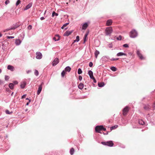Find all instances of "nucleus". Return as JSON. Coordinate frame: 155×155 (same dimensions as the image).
<instances>
[{
    "label": "nucleus",
    "mask_w": 155,
    "mask_h": 155,
    "mask_svg": "<svg viewBox=\"0 0 155 155\" xmlns=\"http://www.w3.org/2000/svg\"><path fill=\"white\" fill-rule=\"evenodd\" d=\"M9 79V77L8 76L5 75V80L6 81H8Z\"/></svg>",
    "instance_id": "36"
},
{
    "label": "nucleus",
    "mask_w": 155,
    "mask_h": 155,
    "mask_svg": "<svg viewBox=\"0 0 155 155\" xmlns=\"http://www.w3.org/2000/svg\"><path fill=\"white\" fill-rule=\"evenodd\" d=\"M71 69V68L70 67L68 66L65 68V70L66 71L70 72Z\"/></svg>",
    "instance_id": "22"
},
{
    "label": "nucleus",
    "mask_w": 155,
    "mask_h": 155,
    "mask_svg": "<svg viewBox=\"0 0 155 155\" xmlns=\"http://www.w3.org/2000/svg\"><path fill=\"white\" fill-rule=\"evenodd\" d=\"M82 73V71L81 68H79L78 70V73L80 74Z\"/></svg>",
    "instance_id": "31"
},
{
    "label": "nucleus",
    "mask_w": 155,
    "mask_h": 155,
    "mask_svg": "<svg viewBox=\"0 0 155 155\" xmlns=\"http://www.w3.org/2000/svg\"><path fill=\"white\" fill-rule=\"evenodd\" d=\"M151 107L148 104L145 105L143 107V108L146 110H149L151 109Z\"/></svg>",
    "instance_id": "9"
},
{
    "label": "nucleus",
    "mask_w": 155,
    "mask_h": 155,
    "mask_svg": "<svg viewBox=\"0 0 155 155\" xmlns=\"http://www.w3.org/2000/svg\"><path fill=\"white\" fill-rule=\"evenodd\" d=\"M32 3H29L27 5L25 8H24V10H26L28 8H30L32 6Z\"/></svg>",
    "instance_id": "17"
},
{
    "label": "nucleus",
    "mask_w": 155,
    "mask_h": 155,
    "mask_svg": "<svg viewBox=\"0 0 155 155\" xmlns=\"http://www.w3.org/2000/svg\"><path fill=\"white\" fill-rule=\"evenodd\" d=\"M53 39L55 41H58L59 40L60 37L58 35H56L55 37L53 38Z\"/></svg>",
    "instance_id": "14"
},
{
    "label": "nucleus",
    "mask_w": 155,
    "mask_h": 155,
    "mask_svg": "<svg viewBox=\"0 0 155 155\" xmlns=\"http://www.w3.org/2000/svg\"><path fill=\"white\" fill-rule=\"evenodd\" d=\"M123 46L124 47L127 48L128 47V45L127 44H125Z\"/></svg>",
    "instance_id": "46"
},
{
    "label": "nucleus",
    "mask_w": 155,
    "mask_h": 155,
    "mask_svg": "<svg viewBox=\"0 0 155 155\" xmlns=\"http://www.w3.org/2000/svg\"><path fill=\"white\" fill-rule=\"evenodd\" d=\"M118 127L117 125H116L110 127V129L111 130H112L113 129L116 128Z\"/></svg>",
    "instance_id": "26"
},
{
    "label": "nucleus",
    "mask_w": 155,
    "mask_h": 155,
    "mask_svg": "<svg viewBox=\"0 0 155 155\" xmlns=\"http://www.w3.org/2000/svg\"><path fill=\"white\" fill-rule=\"evenodd\" d=\"M59 62V59L58 58H55L52 63V65L53 66L56 65Z\"/></svg>",
    "instance_id": "8"
},
{
    "label": "nucleus",
    "mask_w": 155,
    "mask_h": 155,
    "mask_svg": "<svg viewBox=\"0 0 155 155\" xmlns=\"http://www.w3.org/2000/svg\"><path fill=\"white\" fill-rule=\"evenodd\" d=\"M26 96V95H25V94L24 95L21 97V98L22 99V98H25V97Z\"/></svg>",
    "instance_id": "49"
},
{
    "label": "nucleus",
    "mask_w": 155,
    "mask_h": 155,
    "mask_svg": "<svg viewBox=\"0 0 155 155\" xmlns=\"http://www.w3.org/2000/svg\"><path fill=\"white\" fill-rule=\"evenodd\" d=\"M88 26V25L87 23H85L82 26V28L83 30H85Z\"/></svg>",
    "instance_id": "18"
},
{
    "label": "nucleus",
    "mask_w": 155,
    "mask_h": 155,
    "mask_svg": "<svg viewBox=\"0 0 155 155\" xmlns=\"http://www.w3.org/2000/svg\"><path fill=\"white\" fill-rule=\"evenodd\" d=\"M88 74L90 77V78L91 79L92 78H94V76L93 75V72L91 70H90L88 71Z\"/></svg>",
    "instance_id": "15"
},
{
    "label": "nucleus",
    "mask_w": 155,
    "mask_h": 155,
    "mask_svg": "<svg viewBox=\"0 0 155 155\" xmlns=\"http://www.w3.org/2000/svg\"><path fill=\"white\" fill-rule=\"evenodd\" d=\"M30 102V100H29V101L27 103V104H26V105H28V104H29V103Z\"/></svg>",
    "instance_id": "55"
},
{
    "label": "nucleus",
    "mask_w": 155,
    "mask_h": 155,
    "mask_svg": "<svg viewBox=\"0 0 155 155\" xmlns=\"http://www.w3.org/2000/svg\"><path fill=\"white\" fill-rule=\"evenodd\" d=\"M104 85V84L103 82L102 83H99L98 84V86L99 87H103Z\"/></svg>",
    "instance_id": "28"
},
{
    "label": "nucleus",
    "mask_w": 155,
    "mask_h": 155,
    "mask_svg": "<svg viewBox=\"0 0 155 155\" xmlns=\"http://www.w3.org/2000/svg\"><path fill=\"white\" fill-rule=\"evenodd\" d=\"M55 15L56 16H58V14L54 12H53L52 14V17H54Z\"/></svg>",
    "instance_id": "34"
},
{
    "label": "nucleus",
    "mask_w": 155,
    "mask_h": 155,
    "mask_svg": "<svg viewBox=\"0 0 155 155\" xmlns=\"http://www.w3.org/2000/svg\"><path fill=\"white\" fill-rule=\"evenodd\" d=\"M14 38V37L10 36V38Z\"/></svg>",
    "instance_id": "61"
},
{
    "label": "nucleus",
    "mask_w": 155,
    "mask_h": 155,
    "mask_svg": "<svg viewBox=\"0 0 155 155\" xmlns=\"http://www.w3.org/2000/svg\"><path fill=\"white\" fill-rule=\"evenodd\" d=\"M113 21L112 20L109 19L107 21L106 25L107 26H109L111 25Z\"/></svg>",
    "instance_id": "13"
},
{
    "label": "nucleus",
    "mask_w": 155,
    "mask_h": 155,
    "mask_svg": "<svg viewBox=\"0 0 155 155\" xmlns=\"http://www.w3.org/2000/svg\"><path fill=\"white\" fill-rule=\"evenodd\" d=\"M103 128V126H97L95 127V130L96 132L101 133L100 131L102 130Z\"/></svg>",
    "instance_id": "5"
},
{
    "label": "nucleus",
    "mask_w": 155,
    "mask_h": 155,
    "mask_svg": "<svg viewBox=\"0 0 155 155\" xmlns=\"http://www.w3.org/2000/svg\"><path fill=\"white\" fill-rule=\"evenodd\" d=\"M91 79H93V80H94V83H96V80H95V78H94H94H91Z\"/></svg>",
    "instance_id": "50"
},
{
    "label": "nucleus",
    "mask_w": 155,
    "mask_h": 155,
    "mask_svg": "<svg viewBox=\"0 0 155 155\" xmlns=\"http://www.w3.org/2000/svg\"><path fill=\"white\" fill-rule=\"evenodd\" d=\"M8 86L9 88H10V83L8 84Z\"/></svg>",
    "instance_id": "64"
},
{
    "label": "nucleus",
    "mask_w": 155,
    "mask_h": 155,
    "mask_svg": "<svg viewBox=\"0 0 155 155\" xmlns=\"http://www.w3.org/2000/svg\"><path fill=\"white\" fill-rule=\"evenodd\" d=\"M45 19V18L44 17H41L40 18V19H41V20H44Z\"/></svg>",
    "instance_id": "52"
},
{
    "label": "nucleus",
    "mask_w": 155,
    "mask_h": 155,
    "mask_svg": "<svg viewBox=\"0 0 155 155\" xmlns=\"http://www.w3.org/2000/svg\"><path fill=\"white\" fill-rule=\"evenodd\" d=\"M88 35V33H86L85 34V35H84V36L87 37V35Z\"/></svg>",
    "instance_id": "54"
},
{
    "label": "nucleus",
    "mask_w": 155,
    "mask_h": 155,
    "mask_svg": "<svg viewBox=\"0 0 155 155\" xmlns=\"http://www.w3.org/2000/svg\"><path fill=\"white\" fill-rule=\"evenodd\" d=\"M122 38V37L121 35H120L117 38V40H121Z\"/></svg>",
    "instance_id": "40"
},
{
    "label": "nucleus",
    "mask_w": 155,
    "mask_h": 155,
    "mask_svg": "<svg viewBox=\"0 0 155 155\" xmlns=\"http://www.w3.org/2000/svg\"><path fill=\"white\" fill-rule=\"evenodd\" d=\"M6 91H7L8 92L9 91V88H6Z\"/></svg>",
    "instance_id": "51"
},
{
    "label": "nucleus",
    "mask_w": 155,
    "mask_h": 155,
    "mask_svg": "<svg viewBox=\"0 0 155 155\" xmlns=\"http://www.w3.org/2000/svg\"><path fill=\"white\" fill-rule=\"evenodd\" d=\"M5 113L8 114H10V111L8 110H7L5 111Z\"/></svg>",
    "instance_id": "41"
},
{
    "label": "nucleus",
    "mask_w": 155,
    "mask_h": 155,
    "mask_svg": "<svg viewBox=\"0 0 155 155\" xmlns=\"http://www.w3.org/2000/svg\"><path fill=\"white\" fill-rule=\"evenodd\" d=\"M101 143L104 145L111 147L113 146L114 143L112 141H109L106 142H102Z\"/></svg>",
    "instance_id": "1"
},
{
    "label": "nucleus",
    "mask_w": 155,
    "mask_h": 155,
    "mask_svg": "<svg viewBox=\"0 0 155 155\" xmlns=\"http://www.w3.org/2000/svg\"><path fill=\"white\" fill-rule=\"evenodd\" d=\"M79 41V37L78 36H77L76 37V40H74V42H78Z\"/></svg>",
    "instance_id": "30"
},
{
    "label": "nucleus",
    "mask_w": 155,
    "mask_h": 155,
    "mask_svg": "<svg viewBox=\"0 0 155 155\" xmlns=\"http://www.w3.org/2000/svg\"><path fill=\"white\" fill-rule=\"evenodd\" d=\"M93 63L91 62H90L89 63V66L90 67H92L93 66Z\"/></svg>",
    "instance_id": "42"
},
{
    "label": "nucleus",
    "mask_w": 155,
    "mask_h": 155,
    "mask_svg": "<svg viewBox=\"0 0 155 155\" xmlns=\"http://www.w3.org/2000/svg\"><path fill=\"white\" fill-rule=\"evenodd\" d=\"M74 151V149L73 148H71L70 150V153L71 155H73Z\"/></svg>",
    "instance_id": "27"
},
{
    "label": "nucleus",
    "mask_w": 155,
    "mask_h": 155,
    "mask_svg": "<svg viewBox=\"0 0 155 155\" xmlns=\"http://www.w3.org/2000/svg\"><path fill=\"white\" fill-rule=\"evenodd\" d=\"M102 130L105 131L106 130V129L103 127V129H102Z\"/></svg>",
    "instance_id": "56"
},
{
    "label": "nucleus",
    "mask_w": 155,
    "mask_h": 155,
    "mask_svg": "<svg viewBox=\"0 0 155 155\" xmlns=\"http://www.w3.org/2000/svg\"><path fill=\"white\" fill-rule=\"evenodd\" d=\"M14 68L12 66H10V71H14Z\"/></svg>",
    "instance_id": "38"
},
{
    "label": "nucleus",
    "mask_w": 155,
    "mask_h": 155,
    "mask_svg": "<svg viewBox=\"0 0 155 155\" xmlns=\"http://www.w3.org/2000/svg\"><path fill=\"white\" fill-rule=\"evenodd\" d=\"M109 47L110 48H111L112 47V45H110L109 46Z\"/></svg>",
    "instance_id": "59"
},
{
    "label": "nucleus",
    "mask_w": 155,
    "mask_h": 155,
    "mask_svg": "<svg viewBox=\"0 0 155 155\" xmlns=\"http://www.w3.org/2000/svg\"><path fill=\"white\" fill-rule=\"evenodd\" d=\"M7 87V85H5L4 86V87H5V88H6V87Z\"/></svg>",
    "instance_id": "63"
},
{
    "label": "nucleus",
    "mask_w": 155,
    "mask_h": 155,
    "mask_svg": "<svg viewBox=\"0 0 155 155\" xmlns=\"http://www.w3.org/2000/svg\"><path fill=\"white\" fill-rule=\"evenodd\" d=\"M2 83V80H0V84H1Z\"/></svg>",
    "instance_id": "58"
},
{
    "label": "nucleus",
    "mask_w": 155,
    "mask_h": 155,
    "mask_svg": "<svg viewBox=\"0 0 155 155\" xmlns=\"http://www.w3.org/2000/svg\"><path fill=\"white\" fill-rule=\"evenodd\" d=\"M137 54L140 59L144 60L145 59V58L143 56L142 54L141 53L140 51L139 50H137Z\"/></svg>",
    "instance_id": "6"
},
{
    "label": "nucleus",
    "mask_w": 155,
    "mask_h": 155,
    "mask_svg": "<svg viewBox=\"0 0 155 155\" xmlns=\"http://www.w3.org/2000/svg\"><path fill=\"white\" fill-rule=\"evenodd\" d=\"M7 69L8 70H10V65H8L7 66Z\"/></svg>",
    "instance_id": "53"
},
{
    "label": "nucleus",
    "mask_w": 155,
    "mask_h": 155,
    "mask_svg": "<svg viewBox=\"0 0 155 155\" xmlns=\"http://www.w3.org/2000/svg\"><path fill=\"white\" fill-rule=\"evenodd\" d=\"M65 74V72L64 71H63L61 73L62 77H64Z\"/></svg>",
    "instance_id": "33"
},
{
    "label": "nucleus",
    "mask_w": 155,
    "mask_h": 155,
    "mask_svg": "<svg viewBox=\"0 0 155 155\" xmlns=\"http://www.w3.org/2000/svg\"><path fill=\"white\" fill-rule=\"evenodd\" d=\"M78 78L79 80L81 81L82 78V77L81 76L79 75L78 77Z\"/></svg>",
    "instance_id": "45"
},
{
    "label": "nucleus",
    "mask_w": 155,
    "mask_h": 155,
    "mask_svg": "<svg viewBox=\"0 0 155 155\" xmlns=\"http://www.w3.org/2000/svg\"><path fill=\"white\" fill-rule=\"evenodd\" d=\"M13 83H10V89H12L13 88L14 85L17 84L18 82L17 81H14L13 82Z\"/></svg>",
    "instance_id": "11"
},
{
    "label": "nucleus",
    "mask_w": 155,
    "mask_h": 155,
    "mask_svg": "<svg viewBox=\"0 0 155 155\" xmlns=\"http://www.w3.org/2000/svg\"><path fill=\"white\" fill-rule=\"evenodd\" d=\"M69 24V23H66L65 24H64L63 26L61 27L62 29H64V28L68 24Z\"/></svg>",
    "instance_id": "32"
},
{
    "label": "nucleus",
    "mask_w": 155,
    "mask_h": 155,
    "mask_svg": "<svg viewBox=\"0 0 155 155\" xmlns=\"http://www.w3.org/2000/svg\"><path fill=\"white\" fill-rule=\"evenodd\" d=\"M43 84V83L42 82L41 84L39 86L37 93L38 95H39L41 93L42 89V85Z\"/></svg>",
    "instance_id": "10"
},
{
    "label": "nucleus",
    "mask_w": 155,
    "mask_h": 155,
    "mask_svg": "<svg viewBox=\"0 0 155 155\" xmlns=\"http://www.w3.org/2000/svg\"><path fill=\"white\" fill-rule=\"evenodd\" d=\"M18 27V25H17L16 24L14 25H13V26L11 28H10V30L11 29H15L16 28H17Z\"/></svg>",
    "instance_id": "25"
},
{
    "label": "nucleus",
    "mask_w": 155,
    "mask_h": 155,
    "mask_svg": "<svg viewBox=\"0 0 155 155\" xmlns=\"http://www.w3.org/2000/svg\"><path fill=\"white\" fill-rule=\"evenodd\" d=\"M21 3V1L20 0H18L16 4V6L18 5L19 4H20Z\"/></svg>",
    "instance_id": "35"
},
{
    "label": "nucleus",
    "mask_w": 155,
    "mask_h": 155,
    "mask_svg": "<svg viewBox=\"0 0 155 155\" xmlns=\"http://www.w3.org/2000/svg\"><path fill=\"white\" fill-rule=\"evenodd\" d=\"M99 52L97 50L95 51L94 52V54L96 58H97V56L99 54Z\"/></svg>",
    "instance_id": "23"
},
{
    "label": "nucleus",
    "mask_w": 155,
    "mask_h": 155,
    "mask_svg": "<svg viewBox=\"0 0 155 155\" xmlns=\"http://www.w3.org/2000/svg\"><path fill=\"white\" fill-rule=\"evenodd\" d=\"M9 30H10V28H8V29H5V30H4V32H6V31H8Z\"/></svg>",
    "instance_id": "47"
},
{
    "label": "nucleus",
    "mask_w": 155,
    "mask_h": 155,
    "mask_svg": "<svg viewBox=\"0 0 155 155\" xmlns=\"http://www.w3.org/2000/svg\"><path fill=\"white\" fill-rule=\"evenodd\" d=\"M139 123L140 124H141L142 125H144L145 124V123L144 121L143 120H139Z\"/></svg>",
    "instance_id": "24"
},
{
    "label": "nucleus",
    "mask_w": 155,
    "mask_h": 155,
    "mask_svg": "<svg viewBox=\"0 0 155 155\" xmlns=\"http://www.w3.org/2000/svg\"><path fill=\"white\" fill-rule=\"evenodd\" d=\"M112 31L113 29L111 27H107L105 29V33L107 35L111 34Z\"/></svg>",
    "instance_id": "2"
},
{
    "label": "nucleus",
    "mask_w": 155,
    "mask_h": 155,
    "mask_svg": "<svg viewBox=\"0 0 155 155\" xmlns=\"http://www.w3.org/2000/svg\"><path fill=\"white\" fill-rule=\"evenodd\" d=\"M2 70L1 69H0V73H1L2 72Z\"/></svg>",
    "instance_id": "62"
},
{
    "label": "nucleus",
    "mask_w": 155,
    "mask_h": 155,
    "mask_svg": "<svg viewBox=\"0 0 155 155\" xmlns=\"http://www.w3.org/2000/svg\"><path fill=\"white\" fill-rule=\"evenodd\" d=\"M21 42V41L19 39H16L15 41V44L16 45H19Z\"/></svg>",
    "instance_id": "16"
},
{
    "label": "nucleus",
    "mask_w": 155,
    "mask_h": 155,
    "mask_svg": "<svg viewBox=\"0 0 155 155\" xmlns=\"http://www.w3.org/2000/svg\"><path fill=\"white\" fill-rule=\"evenodd\" d=\"M2 35L0 33V38L2 36Z\"/></svg>",
    "instance_id": "60"
},
{
    "label": "nucleus",
    "mask_w": 155,
    "mask_h": 155,
    "mask_svg": "<svg viewBox=\"0 0 155 155\" xmlns=\"http://www.w3.org/2000/svg\"><path fill=\"white\" fill-rule=\"evenodd\" d=\"M73 31H66L64 34V36H69V35L71 34L73 32Z\"/></svg>",
    "instance_id": "12"
},
{
    "label": "nucleus",
    "mask_w": 155,
    "mask_h": 155,
    "mask_svg": "<svg viewBox=\"0 0 155 155\" xmlns=\"http://www.w3.org/2000/svg\"><path fill=\"white\" fill-rule=\"evenodd\" d=\"M26 85V83L25 82H22L21 83L20 86L21 88H24Z\"/></svg>",
    "instance_id": "19"
},
{
    "label": "nucleus",
    "mask_w": 155,
    "mask_h": 155,
    "mask_svg": "<svg viewBox=\"0 0 155 155\" xmlns=\"http://www.w3.org/2000/svg\"><path fill=\"white\" fill-rule=\"evenodd\" d=\"M118 59H119L118 58H113L111 60H112V61H115V60H118Z\"/></svg>",
    "instance_id": "48"
},
{
    "label": "nucleus",
    "mask_w": 155,
    "mask_h": 155,
    "mask_svg": "<svg viewBox=\"0 0 155 155\" xmlns=\"http://www.w3.org/2000/svg\"><path fill=\"white\" fill-rule=\"evenodd\" d=\"M87 37L84 36V43H85L86 41L87 40Z\"/></svg>",
    "instance_id": "39"
},
{
    "label": "nucleus",
    "mask_w": 155,
    "mask_h": 155,
    "mask_svg": "<svg viewBox=\"0 0 155 155\" xmlns=\"http://www.w3.org/2000/svg\"><path fill=\"white\" fill-rule=\"evenodd\" d=\"M6 37H7L8 39H10V36H6Z\"/></svg>",
    "instance_id": "57"
},
{
    "label": "nucleus",
    "mask_w": 155,
    "mask_h": 155,
    "mask_svg": "<svg viewBox=\"0 0 155 155\" xmlns=\"http://www.w3.org/2000/svg\"><path fill=\"white\" fill-rule=\"evenodd\" d=\"M36 58L37 59H41L42 57L41 53L39 52H37L36 53Z\"/></svg>",
    "instance_id": "7"
},
{
    "label": "nucleus",
    "mask_w": 155,
    "mask_h": 155,
    "mask_svg": "<svg viewBox=\"0 0 155 155\" xmlns=\"http://www.w3.org/2000/svg\"><path fill=\"white\" fill-rule=\"evenodd\" d=\"M137 32L135 30H133L130 32V36L132 38H134L137 36Z\"/></svg>",
    "instance_id": "3"
},
{
    "label": "nucleus",
    "mask_w": 155,
    "mask_h": 155,
    "mask_svg": "<svg viewBox=\"0 0 155 155\" xmlns=\"http://www.w3.org/2000/svg\"><path fill=\"white\" fill-rule=\"evenodd\" d=\"M9 3V1L8 0H6L5 2V5H7Z\"/></svg>",
    "instance_id": "43"
},
{
    "label": "nucleus",
    "mask_w": 155,
    "mask_h": 155,
    "mask_svg": "<svg viewBox=\"0 0 155 155\" xmlns=\"http://www.w3.org/2000/svg\"><path fill=\"white\" fill-rule=\"evenodd\" d=\"M28 28V29L31 30L32 28V26L31 25H29Z\"/></svg>",
    "instance_id": "44"
},
{
    "label": "nucleus",
    "mask_w": 155,
    "mask_h": 155,
    "mask_svg": "<svg viewBox=\"0 0 155 155\" xmlns=\"http://www.w3.org/2000/svg\"><path fill=\"white\" fill-rule=\"evenodd\" d=\"M129 107L128 106L125 107L123 110V114L124 116L127 115V113L129 111Z\"/></svg>",
    "instance_id": "4"
},
{
    "label": "nucleus",
    "mask_w": 155,
    "mask_h": 155,
    "mask_svg": "<svg viewBox=\"0 0 155 155\" xmlns=\"http://www.w3.org/2000/svg\"><path fill=\"white\" fill-rule=\"evenodd\" d=\"M110 69L113 71H117V68L114 67H112L110 68Z\"/></svg>",
    "instance_id": "29"
},
{
    "label": "nucleus",
    "mask_w": 155,
    "mask_h": 155,
    "mask_svg": "<svg viewBox=\"0 0 155 155\" xmlns=\"http://www.w3.org/2000/svg\"><path fill=\"white\" fill-rule=\"evenodd\" d=\"M38 72L37 70H36L35 72V74L36 76H37L38 74Z\"/></svg>",
    "instance_id": "37"
},
{
    "label": "nucleus",
    "mask_w": 155,
    "mask_h": 155,
    "mask_svg": "<svg viewBox=\"0 0 155 155\" xmlns=\"http://www.w3.org/2000/svg\"><path fill=\"white\" fill-rule=\"evenodd\" d=\"M117 55L118 56H119L124 55H127V54H126L124 53H123V52H119L118 53H117Z\"/></svg>",
    "instance_id": "21"
},
{
    "label": "nucleus",
    "mask_w": 155,
    "mask_h": 155,
    "mask_svg": "<svg viewBox=\"0 0 155 155\" xmlns=\"http://www.w3.org/2000/svg\"><path fill=\"white\" fill-rule=\"evenodd\" d=\"M78 88L80 89H82L84 87V84L83 83H81L78 85Z\"/></svg>",
    "instance_id": "20"
}]
</instances>
